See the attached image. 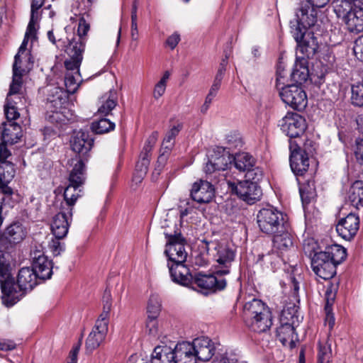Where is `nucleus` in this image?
Masks as SVG:
<instances>
[{"label":"nucleus","mask_w":363,"mask_h":363,"mask_svg":"<svg viewBox=\"0 0 363 363\" xmlns=\"http://www.w3.org/2000/svg\"><path fill=\"white\" fill-rule=\"evenodd\" d=\"M353 50L356 57L363 62V35L354 41Z\"/></svg>","instance_id":"0e129e2a"},{"label":"nucleus","mask_w":363,"mask_h":363,"mask_svg":"<svg viewBox=\"0 0 363 363\" xmlns=\"http://www.w3.org/2000/svg\"><path fill=\"white\" fill-rule=\"evenodd\" d=\"M299 192L303 203H308L315 196L314 181H307L299 188Z\"/></svg>","instance_id":"c03bdc74"},{"label":"nucleus","mask_w":363,"mask_h":363,"mask_svg":"<svg viewBox=\"0 0 363 363\" xmlns=\"http://www.w3.org/2000/svg\"><path fill=\"white\" fill-rule=\"evenodd\" d=\"M224 275L216 274V270L213 274H199L196 277L194 282L201 289L216 291L223 290L227 285Z\"/></svg>","instance_id":"412c9836"},{"label":"nucleus","mask_w":363,"mask_h":363,"mask_svg":"<svg viewBox=\"0 0 363 363\" xmlns=\"http://www.w3.org/2000/svg\"><path fill=\"white\" fill-rule=\"evenodd\" d=\"M0 284L2 291V302L6 306H12L18 302V296L13 293L12 288L14 285L10 277L9 264L5 257V253L0 250Z\"/></svg>","instance_id":"423d86ee"},{"label":"nucleus","mask_w":363,"mask_h":363,"mask_svg":"<svg viewBox=\"0 0 363 363\" xmlns=\"http://www.w3.org/2000/svg\"><path fill=\"white\" fill-rule=\"evenodd\" d=\"M333 4L335 13L337 18L342 20L354 10V4H352L349 0H334Z\"/></svg>","instance_id":"79ce46f5"},{"label":"nucleus","mask_w":363,"mask_h":363,"mask_svg":"<svg viewBox=\"0 0 363 363\" xmlns=\"http://www.w3.org/2000/svg\"><path fill=\"white\" fill-rule=\"evenodd\" d=\"M279 126L282 132L291 139L299 138L307 128L306 119L303 116L290 112L279 121Z\"/></svg>","instance_id":"9d476101"},{"label":"nucleus","mask_w":363,"mask_h":363,"mask_svg":"<svg viewBox=\"0 0 363 363\" xmlns=\"http://www.w3.org/2000/svg\"><path fill=\"white\" fill-rule=\"evenodd\" d=\"M318 12L316 9L310 6L308 4L301 5L296 12V20L303 27L311 28L317 22Z\"/></svg>","instance_id":"c85d7f7f"},{"label":"nucleus","mask_w":363,"mask_h":363,"mask_svg":"<svg viewBox=\"0 0 363 363\" xmlns=\"http://www.w3.org/2000/svg\"><path fill=\"white\" fill-rule=\"evenodd\" d=\"M115 128V123L107 118H101L91 123V129L96 134L106 133Z\"/></svg>","instance_id":"37998d69"},{"label":"nucleus","mask_w":363,"mask_h":363,"mask_svg":"<svg viewBox=\"0 0 363 363\" xmlns=\"http://www.w3.org/2000/svg\"><path fill=\"white\" fill-rule=\"evenodd\" d=\"M103 305V311L96 320V322L104 323L108 326L109 314L111 309V298L110 293L108 291H105L104 293Z\"/></svg>","instance_id":"49530a36"},{"label":"nucleus","mask_w":363,"mask_h":363,"mask_svg":"<svg viewBox=\"0 0 363 363\" xmlns=\"http://www.w3.org/2000/svg\"><path fill=\"white\" fill-rule=\"evenodd\" d=\"M70 166H73L69 177V185L64 191V204L65 208H71L72 210L77 199L79 197V188L84 184L85 180V165L84 162L79 158H72L69 161Z\"/></svg>","instance_id":"f03ea898"},{"label":"nucleus","mask_w":363,"mask_h":363,"mask_svg":"<svg viewBox=\"0 0 363 363\" xmlns=\"http://www.w3.org/2000/svg\"><path fill=\"white\" fill-rule=\"evenodd\" d=\"M32 267L36 272L40 279H50L52 274V262L41 250L31 251Z\"/></svg>","instance_id":"a211bd4d"},{"label":"nucleus","mask_w":363,"mask_h":363,"mask_svg":"<svg viewBox=\"0 0 363 363\" xmlns=\"http://www.w3.org/2000/svg\"><path fill=\"white\" fill-rule=\"evenodd\" d=\"M6 144L9 143H4V141L0 143V164H4V162H11L7 160V159L11 156V154L8 150Z\"/></svg>","instance_id":"338daca9"},{"label":"nucleus","mask_w":363,"mask_h":363,"mask_svg":"<svg viewBox=\"0 0 363 363\" xmlns=\"http://www.w3.org/2000/svg\"><path fill=\"white\" fill-rule=\"evenodd\" d=\"M359 227V219L354 213L340 219L336 225L337 233L346 240H350L356 235Z\"/></svg>","instance_id":"aec40b11"},{"label":"nucleus","mask_w":363,"mask_h":363,"mask_svg":"<svg viewBox=\"0 0 363 363\" xmlns=\"http://www.w3.org/2000/svg\"><path fill=\"white\" fill-rule=\"evenodd\" d=\"M312 245H315V242H308L307 245H304V251L306 254L308 253V255L311 257V267L314 273L320 278L328 280L332 279L336 274V266L331 261L328 255H325L323 251L313 252L310 250L309 247Z\"/></svg>","instance_id":"39448f33"},{"label":"nucleus","mask_w":363,"mask_h":363,"mask_svg":"<svg viewBox=\"0 0 363 363\" xmlns=\"http://www.w3.org/2000/svg\"><path fill=\"white\" fill-rule=\"evenodd\" d=\"M16 101L13 98L6 97V104L4 106L5 115L9 122H14L20 114L16 107Z\"/></svg>","instance_id":"3c124183"},{"label":"nucleus","mask_w":363,"mask_h":363,"mask_svg":"<svg viewBox=\"0 0 363 363\" xmlns=\"http://www.w3.org/2000/svg\"><path fill=\"white\" fill-rule=\"evenodd\" d=\"M342 21L350 32L360 33L363 31V9L354 6V10Z\"/></svg>","instance_id":"473e14b6"},{"label":"nucleus","mask_w":363,"mask_h":363,"mask_svg":"<svg viewBox=\"0 0 363 363\" xmlns=\"http://www.w3.org/2000/svg\"><path fill=\"white\" fill-rule=\"evenodd\" d=\"M48 91L47 108L53 113L50 118L52 121H62L61 116L64 113V105L67 102V93L58 86L50 87Z\"/></svg>","instance_id":"9b49d317"},{"label":"nucleus","mask_w":363,"mask_h":363,"mask_svg":"<svg viewBox=\"0 0 363 363\" xmlns=\"http://www.w3.org/2000/svg\"><path fill=\"white\" fill-rule=\"evenodd\" d=\"M273 245L275 249L281 253L288 251L293 247L291 235L287 230V226H284V232H277L272 235Z\"/></svg>","instance_id":"f704fd0d"},{"label":"nucleus","mask_w":363,"mask_h":363,"mask_svg":"<svg viewBox=\"0 0 363 363\" xmlns=\"http://www.w3.org/2000/svg\"><path fill=\"white\" fill-rule=\"evenodd\" d=\"M94 139L88 132L80 130L75 133L70 140L72 150L79 155L74 158H79L83 162L81 157L87 155L94 145Z\"/></svg>","instance_id":"f3484780"},{"label":"nucleus","mask_w":363,"mask_h":363,"mask_svg":"<svg viewBox=\"0 0 363 363\" xmlns=\"http://www.w3.org/2000/svg\"><path fill=\"white\" fill-rule=\"evenodd\" d=\"M182 128V124L179 123L173 125L166 133L162 146L164 149L172 150L174 145L175 138Z\"/></svg>","instance_id":"a18cd8bd"},{"label":"nucleus","mask_w":363,"mask_h":363,"mask_svg":"<svg viewBox=\"0 0 363 363\" xmlns=\"http://www.w3.org/2000/svg\"><path fill=\"white\" fill-rule=\"evenodd\" d=\"M290 24L291 33L298 43L299 41L305 38L306 35H308V33L306 32L308 28L302 26L296 19L295 21H291Z\"/></svg>","instance_id":"864d4df0"},{"label":"nucleus","mask_w":363,"mask_h":363,"mask_svg":"<svg viewBox=\"0 0 363 363\" xmlns=\"http://www.w3.org/2000/svg\"><path fill=\"white\" fill-rule=\"evenodd\" d=\"M150 363H177L173 349L167 346H157L151 355Z\"/></svg>","instance_id":"72a5a7b5"},{"label":"nucleus","mask_w":363,"mask_h":363,"mask_svg":"<svg viewBox=\"0 0 363 363\" xmlns=\"http://www.w3.org/2000/svg\"><path fill=\"white\" fill-rule=\"evenodd\" d=\"M306 60L296 58L294 68L290 74L292 81L301 84L308 79L309 77V70L306 66Z\"/></svg>","instance_id":"e433bc0d"},{"label":"nucleus","mask_w":363,"mask_h":363,"mask_svg":"<svg viewBox=\"0 0 363 363\" xmlns=\"http://www.w3.org/2000/svg\"><path fill=\"white\" fill-rule=\"evenodd\" d=\"M228 185L232 193L249 204L259 200L262 194L260 186L255 182L245 180L238 182H228Z\"/></svg>","instance_id":"6e6552de"},{"label":"nucleus","mask_w":363,"mask_h":363,"mask_svg":"<svg viewBox=\"0 0 363 363\" xmlns=\"http://www.w3.org/2000/svg\"><path fill=\"white\" fill-rule=\"evenodd\" d=\"M16 174L14 164L12 162H4L0 164V192L6 196H11L13 190L9 186Z\"/></svg>","instance_id":"a878e982"},{"label":"nucleus","mask_w":363,"mask_h":363,"mask_svg":"<svg viewBox=\"0 0 363 363\" xmlns=\"http://www.w3.org/2000/svg\"><path fill=\"white\" fill-rule=\"evenodd\" d=\"M318 363H332V349L328 342H318Z\"/></svg>","instance_id":"de8ad7c7"},{"label":"nucleus","mask_w":363,"mask_h":363,"mask_svg":"<svg viewBox=\"0 0 363 363\" xmlns=\"http://www.w3.org/2000/svg\"><path fill=\"white\" fill-rule=\"evenodd\" d=\"M243 315L246 325L257 333L265 332L272 325V312L259 299L253 298L245 303Z\"/></svg>","instance_id":"f257e3e1"},{"label":"nucleus","mask_w":363,"mask_h":363,"mask_svg":"<svg viewBox=\"0 0 363 363\" xmlns=\"http://www.w3.org/2000/svg\"><path fill=\"white\" fill-rule=\"evenodd\" d=\"M25 70L21 68V66L13 65V79L10 85L9 94L6 97L13 98L15 99H21L19 95L23 81L22 77Z\"/></svg>","instance_id":"c9c22d12"},{"label":"nucleus","mask_w":363,"mask_h":363,"mask_svg":"<svg viewBox=\"0 0 363 363\" xmlns=\"http://www.w3.org/2000/svg\"><path fill=\"white\" fill-rule=\"evenodd\" d=\"M26 230L25 227L19 222L11 223L6 228L4 233L2 234V240H7L10 243H19L26 236Z\"/></svg>","instance_id":"c756f323"},{"label":"nucleus","mask_w":363,"mask_h":363,"mask_svg":"<svg viewBox=\"0 0 363 363\" xmlns=\"http://www.w3.org/2000/svg\"><path fill=\"white\" fill-rule=\"evenodd\" d=\"M58 43L57 48L65 50L70 57L65 61L67 72H79L84 50L79 48L77 44H67L63 38H60Z\"/></svg>","instance_id":"4468645a"},{"label":"nucleus","mask_w":363,"mask_h":363,"mask_svg":"<svg viewBox=\"0 0 363 363\" xmlns=\"http://www.w3.org/2000/svg\"><path fill=\"white\" fill-rule=\"evenodd\" d=\"M290 166L296 175H303L309 167V156L301 151V143L296 140H289Z\"/></svg>","instance_id":"dca6fc26"},{"label":"nucleus","mask_w":363,"mask_h":363,"mask_svg":"<svg viewBox=\"0 0 363 363\" xmlns=\"http://www.w3.org/2000/svg\"><path fill=\"white\" fill-rule=\"evenodd\" d=\"M2 125H4V130L1 140L11 145L18 143L22 137L21 126L16 122L4 123Z\"/></svg>","instance_id":"2f4dec72"},{"label":"nucleus","mask_w":363,"mask_h":363,"mask_svg":"<svg viewBox=\"0 0 363 363\" xmlns=\"http://www.w3.org/2000/svg\"><path fill=\"white\" fill-rule=\"evenodd\" d=\"M161 311V301L158 296L152 295L148 301L147 317L157 318Z\"/></svg>","instance_id":"8fccbe9b"},{"label":"nucleus","mask_w":363,"mask_h":363,"mask_svg":"<svg viewBox=\"0 0 363 363\" xmlns=\"http://www.w3.org/2000/svg\"><path fill=\"white\" fill-rule=\"evenodd\" d=\"M233 158L228 151L223 147H216L207 155V160L203 166L206 174L224 171L231 164Z\"/></svg>","instance_id":"1a4fd4ad"},{"label":"nucleus","mask_w":363,"mask_h":363,"mask_svg":"<svg viewBox=\"0 0 363 363\" xmlns=\"http://www.w3.org/2000/svg\"><path fill=\"white\" fill-rule=\"evenodd\" d=\"M351 101L354 106H363V84L357 83L352 86Z\"/></svg>","instance_id":"5fc2aeb1"},{"label":"nucleus","mask_w":363,"mask_h":363,"mask_svg":"<svg viewBox=\"0 0 363 363\" xmlns=\"http://www.w3.org/2000/svg\"><path fill=\"white\" fill-rule=\"evenodd\" d=\"M279 94L284 104L294 110L302 111L308 104L303 89L297 84H289L279 88Z\"/></svg>","instance_id":"0eeeda50"},{"label":"nucleus","mask_w":363,"mask_h":363,"mask_svg":"<svg viewBox=\"0 0 363 363\" xmlns=\"http://www.w3.org/2000/svg\"><path fill=\"white\" fill-rule=\"evenodd\" d=\"M318 43L317 38L313 33L308 32L305 38L298 43L296 48L297 59L306 60L312 57L318 49Z\"/></svg>","instance_id":"5701e85b"},{"label":"nucleus","mask_w":363,"mask_h":363,"mask_svg":"<svg viewBox=\"0 0 363 363\" xmlns=\"http://www.w3.org/2000/svg\"><path fill=\"white\" fill-rule=\"evenodd\" d=\"M60 239H52L48 245L50 250L54 256H58L65 250L64 243L60 241Z\"/></svg>","instance_id":"680f3d73"},{"label":"nucleus","mask_w":363,"mask_h":363,"mask_svg":"<svg viewBox=\"0 0 363 363\" xmlns=\"http://www.w3.org/2000/svg\"><path fill=\"white\" fill-rule=\"evenodd\" d=\"M60 212L55 215L51 222V232L55 238H65L69 230V225L72 221V211L69 208H65L64 204H61Z\"/></svg>","instance_id":"ddd939ff"},{"label":"nucleus","mask_w":363,"mask_h":363,"mask_svg":"<svg viewBox=\"0 0 363 363\" xmlns=\"http://www.w3.org/2000/svg\"><path fill=\"white\" fill-rule=\"evenodd\" d=\"M234 164L237 169L240 172H245L255 166V158L247 152H239L233 157Z\"/></svg>","instance_id":"4c0bfd02"},{"label":"nucleus","mask_w":363,"mask_h":363,"mask_svg":"<svg viewBox=\"0 0 363 363\" xmlns=\"http://www.w3.org/2000/svg\"><path fill=\"white\" fill-rule=\"evenodd\" d=\"M348 200L357 208L363 206V182H354L350 189Z\"/></svg>","instance_id":"58836bf2"},{"label":"nucleus","mask_w":363,"mask_h":363,"mask_svg":"<svg viewBox=\"0 0 363 363\" xmlns=\"http://www.w3.org/2000/svg\"><path fill=\"white\" fill-rule=\"evenodd\" d=\"M172 280L181 285L186 286L191 284L192 276L184 263H167Z\"/></svg>","instance_id":"393cba45"},{"label":"nucleus","mask_w":363,"mask_h":363,"mask_svg":"<svg viewBox=\"0 0 363 363\" xmlns=\"http://www.w3.org/2000/svg\"><path fill=\"white\" fill-rule=\"evenodd\" d=\"M189 342L177 343L173 349L177 363H196L197 358Z\"/></svg>","instance_id":"cd10ccee"},{"label":"nucleus","mask_w":363,"mask_h":363,"mask_svg":"<svg viewBox=\"0 0 363 363\" xmlns=\"http://www.w3.org/2000/svg\"><path fill=\"white\" fill-rule=\"evenodd\" d=\"M229 149L240 147L242 145V140L239 135H228L226 137Z\"/></svg>","instance_id":"e2e57ef3"},{"label":"nucleus","mask_w":363,"mask_h":363,"mask_svg":"<svg viewBox=\"0 0 363 363\" xmlns=\"http://www.w3.org/2000/svg\"><path fill=\"white\" fill-rule=\"evenodd\" d=\"M316 147L317 145L313 140L306 138L303 143V147H301V151L307 156H311L315 152Z\"/></svg>","instance_id":"052dcab7"},{"label":"nucleus","mask_w":363,"mask_h":363,"mask_svg":"<svg viewBox=\"0 0 363 363\" xmlns=\"http://www.w3.org/2000/svg\"><path fill=\"white\" fill-rule=\"evenodd\" d=\"M246 174L245 181H249L250 182H255L258 184V182L263 178V171L258 167H253L250 169H246Z\"/></svg>","instance_id":"4d7b16f0"},{"label":"nucleus","mask_w":363,"mask_h":363,"mask_svg":"<svg viewBox=\"0 0 363 363\" xmlns=\"http://www.w3.org/2000/svg\"><path fill=\"white\" fill-rule=\"evenodd\" d=\"M157 318L147 317L146 328L148 334L152 337H157L159 334Z\"/></svg>","instance_id":"bf43d9fd"},{"label":"nucleus","mask_w":363,"mask_h":363,"mask_svg":"<svg viewBox=\"0 0 363 363\" xmlns=\"http://www.w3.org/2000/svg\"><path fill=\"white\" fill-rule=\"evenodd\" d=\"M190 195L199 203H209L214 197L215 189L211 182L201 179L194 183Z\"/></svg>","instance_id":"6ab92c4d"},{"label":"nucleus","mask_w":363,"mask_h":363,"mask_svg":"<svg viewBox=\"0 0 363 363\" xmlns=\"http://www.w3.org/2000/svg\"><path fill=\"white\" fill-rule=\"evenodd\" d=\"M28 38L29 37H26L25 35L24 39L18 49V51L14 57V62L13 65L21 66V64L22 62L21 57L23 55H25V57L27 58L29 62H31L32 64L33 63V62L31 61L30 52H26Z\"/></svg>","instance_id":"6e6d98bb"},{"label":"nucleus","mask_w":363,"mask_h":363,"mask_svg":"<svg viewBox=\"0 0 363 363\" xmlns=\"http://www.w3.org/2000/svg\"><path fill=\"white\" fill-rule=\"evenodd\" d=\"M354 155L359 164H363V139H357Z\"/></svg>","instance_id":"69168bd1"},{"label":"nucleus","mask_w":363,"mask_h":363,"mask_svg":"<svg viewBox=\"0 0 363 363\" xmlns=\"http://www.w3.org/2000/svg\"><path fill=\"white\" fill-rule=\"evenodd\" d=\"M323 252L325 255H328V257H330L336 267L344 261L347 257L345 248L337 244L326 247Z\"/></svg>","instance_id":"a19ab883"},{"label":"nucleus","mask_w":363,"mask_h":363,"mask_svg":"<svg viewBox=\"0 0 363 363\" xmlns=\"http://www.w3.org/2000/svg\"><path fill=\"white\" fill-rule=\"evenodd\" d=\"M80 82L79 72H66L65 84L68 92L74 93L77 89Z\"/></svg>","instance_id":"09e8293b"},{"label":"nucleus","mask_w":363,"mask_h":363,"mask_svg":"<svg viewBox=\"0 0 363 363\" xmlns=\"http://www.w3.org/2000/svg\"><path fill=\"white\" fill-rule=\"evenodd\" d=\"M277 337L284 346L292 349L295 347L298 341V335L295 328L290 323H281V325L276 330Z\"/></svg>","instance_id":"bb28decb"},{"label":"nucleus","mask_w":363,"mask_h":363,"mask_svg":"<svg viewBox=\"0 0 363 363\" xmlns=\"http://www.w3.org/2000/svg\"><path fill=\"white\" fill-rule=\"evenodd\" d=\"M180 41V35L177 32L169 35L166 42L165 45L169 47L171 50H174Z\"/></svg>","instance_id":"774afa93"},{"label":"nucleus","mask_w":363,"mask_h":363,"mask_svg":"<svg viewBox=\"0 0 363 363\" xmlns=\"http://www.w3.org/2000/svg\"><path fill=\"white\" fill-rule=\"evenodd\" d=\"M108 333V325L96 321L95 325L86 340V348L89 352L99 347Z\"/></svg>","instance_id":"b1692460"},{"label":"nucleus","mask_w":363,"mask_h":363,"mask_svg":"<svg viewBox=\"0 0 363 363\" xmlns=\"http://www.w3.org/2000/svg\"><path fill=\"white\" fill-rule=\"evenodd\" d=\"M89 29V23L82 16L79 19L77 35L72 38L66 37L63 39L67 42V44H77L79 48L84 50L86 43V35Z\"/></svg>","instance_id":"7c9ffc66"},{"label":"nucleus","mask_w":363,"mask_h":363,"mask_svg":"<svg viewBox=\"0 0 363 363\" xmlns=\"http://www.w3.org/2000/svg\"><path fill=\"white\" fill-rule=\"evenodd\" d=\"M164 235L167 239L164 254L168 258V262L184 263L187 258L186 240L177 225L174 224L173 230H165Z\"/></svg>","instance_id":"7ed1b4c3"},{"label":"nucleus","mask_w":363,"mask_h":363,"mask_svg":"<svg viewBox=\"0 0 363 363\" xmlns=\"http://www.w3.org/2000/svg\"><path fill=\"white\" fill-rule=\"evenodd\" d=\"M170 77V73L169 71L164 72L163 76L160 79V81L155 84L154 91H153V97L155 99H160L165 92L167 83Z\"/></svg>","instance_id":"603ef678"},{"label":"nucleus","mask_w":363,"mask_h":363,"mask_svg":"<svg viewBox=\"0 0 363 363\" xmlns=\"http://www.w3.org/2000/svg\"><path fill=\"white\" fill-rule=\"evenodd\" d=\"M216 253L213 257L217 264L215 266L216 273L218 275H227L230 272V268L235 259V253L225 245L216 244Z\"/></svg>","instance_id":"f8f14e48"},{"label":"nucleus","mask_w":363,"mask_h":363,"mask_svg":"<svg viewBox=\"0 0 363 363\" xmlns=\"http://www.w3.org/2000/svg\"><path fill=\"white\" fill-rule=\"evenodd\" d=\"M286 82H288V76L285 67L281 62H279L277 69L276 87L277 90L283 86H286Z\"/></svg>","instance_id":"13d9d810"},{"label":"nucleus","mask_w":363,"mask_h":363,"mask_svg":"<svg viewBox=\"0 0 363 363\" xmlns=\"http://www.w3.org/2000/svg\"><path fill=\"white\" fill-rule=\"evenodd\" d=\"M192 350L196 354L198 360L206 362L210 360L214 354L215 347L211 341L207 337H201L196 338L192 342H190Z\"/></svg>","instance_id":"4be33fe9"},{"label":"nucleus","mask_w":363,"mask_h":363,"mask_svg":"<svg viewBox=\"0 0 363 363\" xmlns=\"http://www.w3.org/2000/svg\"><path fill=\"white\" fill-rule=\"evenodd\" d=\"M101 106L98 112L107 116L117 105V94L115 91H110L101 98Z\"/></svg>","instance_id":"ea45409f"},{"label":"nucleus","mask_w":363,"mask_h":363,"mask_svg":"<svg viewBox=\"0 0 363 363\" xmlns=\"http://www.w3.org/2000/svg\"><path fill=\"white\" fill-rule=\"evenodd\" d=\"M257 223L262 233L270 235L277 232H284V226L286 225L283 213L272 206L259 211Z\"/></svg>","instance_id":"20e7f679"},{"label":"nucleus","mask_w":363,"mask_h":363,"mask_svg":"<svg viewBox=\"0 0 363 363\" xmlns=\"http://www.w3.org/2000/svg\"><path fill=\"white\" fill-rule=\"evenodd\" d=\"M38 279L39 277L33 267H23L19 270L17 276V284L20 291L18 292L14 286L12 288L13 292L18 296V301L25 294L31 291L38 284Z\"/></svg>","instance_id":"2eb2a0df"}]
</instances>
